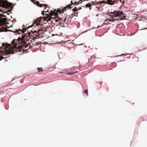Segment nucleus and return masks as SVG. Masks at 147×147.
Masks as SVG:
<instances>
[{
  "instance_id": "21",
  "label": "nucleus",
  "mask_w": 147,
  "mask_h": 147,
  "mask_svg": "<svg viewBox=\"0 0 147 147\" xmlns=\"http://www.w3.org/2000/svg\"><path fill=\"white\" fill-rule=\"evenodd\" d=\"M3 59V56L0 55V61Z\"/></svg>"
},
{
  "instance_id": "5",
  "label": "nucleus",
  "mask_w": 147,
  "mask_h": 147,
  "mask_svg": "<svg viewBox=\"0 0 147 147\" xmlns=\"http://www.w3.org/2000/svg\"><path fill=\"white\" fill-rule=\"evenodd\" d=\"M72 15H73V14H71V15L70 17H65L64 20L62 18H60H60V19L59 20H61V22H62V23H64V22H65L66 21V20H67V22H70L71 21V19H72L71 17H73V16H71ZM58 17L59 18V17ZM59 20H58V21Z\"/></svg>"
},
{
  "instance_id": "4",
  "label": "nucleus",
  "mask_w": 147,
  "mask_h": 147,
  "mask_svg": "<svg viewBox=\"0 0 147 147\" xmlns=\"http://www.w3.org/2000/svg\"><path fill=\"white\" fill-rule=\"evenodd\" d=\"M46 31V28L44 27L43 28L42 27L37 31L38 35H40V38L42 36V35L44 34V32Z\"/></svg>"
},
{
  "instance_id": "2",
  "label": "nucleus",
  "mask_w": 147,
  "mask_h": 147,
  "mask_svg": "<svg viewBox=\"0 0 147 147\" xmlns=\"http://www.w3.org/2000/svg\"><path fill=\"white\" fill-rule=\"evenodd\" d=\"M49 14L50 15H49L48 14H46V16L43 17L41 18L40 17L38 18L33 23V24L29 26L28 27V28H29L30 27H32L33 26H35L36 25L38 26L40 24V23L42 19L43 18L44 20H46L47 22H48V21H51V22H53V21H55V22H57L58 21V20L60 19L58 17H55L54 18L53 17H51V16L54 15L55 17L56 15V13L55 12L53 11H51V13L49 12Z\"/></svg>"
},
{
  "instance_id": "15",
  "label": "nucleus",
  "mask_w": 147,
  "mask_h": 147,
  "mask_svg": "<svg viewBox=\"0 0 147 147\" xmlns=\"http://www.w3.org/2000/svg\"><path fill=\"white\" fill-rule=\"evenodd\" d=\"M44 9L45 10V11L44 12H43V13H42V15H44V12H48V9H47V10H46V7H45V8H44Z\"/></svg>"
},
{
  "instance_id": "8",
  "label": "nucleus",
  "mask_w": 147,
  "mask_h": 147,
  "mask_svg": "<svg viewBox=\"0 0 147 147\" xmlns=\"http://www.w3.org/2000/svg\"><path fill=\"white\" fill-rule=\"evenodd\" d=\"M6 5V3L4 0H0V6L4 7Z\"/></svg>"
},
{
  "instance_id": "16",
  "label": "nucleus",
  "mask_w": 147,
  "mask_h": 147,
  "mask_svg": "<svg viewBox=\"0 0 147 147\" xmlns=\"http://www.w3.org/2000/svg\"><path fill=\"white\" fill-rule=\"evenodd\" d=\"M84 92L86 93V95L88 96V90H86L84 91Z\"/></svg>"
},
{
  "instance_id": "22",
  "label": "nucleus",
  "mask_w": 147,
  "mask_h": 147,
  "mask_svg": "<svg viewBox=\"0 0 147 147\" xmlns=\"http://www.w3.org/2000/svg\"><path fill=\"white\" fill-rule=\"evenodd\" d=\"M77 4H77V2H75V3H74V5H76Z\"/></svg>"
},
{
  "instance_id": "12",
  "label": "nucleus",
  "mask_w": 147,
  "mask_h": 147,
  "mask_svg": "<svg viewBox=\"0 0 147 147\" xmlns=\"http://www.w3.org/2000/svg\"><path fill=\"white\" fill-rule=\"evenodd\" d=\"M37 69L38 72L42 71H43V69L41 67L37 68Z\"/></svg>"
},
{
  "instance_id": "20",
  "label": "nucleus",
  "mask_w": 147,
  "mask_h": 147,
  "mask_svg": "<svg viewBox=\"0 0 147 147\" xmlns=\"http://www.w3.org/2000/svg\"><path fill=\"white\" fill-rule=\"evenodd\" d=\"M107 1L108 2V3L109 4H111V2H112V1L111 0H108Z\"/></svg>"
},
{
  "instance_id": "1",
  "label": "nucleus",
  "mask_w": 147,
  "mask_h": 147,
  "mask_svg": "<svg viewBox=\"0 0 147 147\" xmlns=\"http://www.w3.org/2000/svg\"><path fill=\"white\" fill-rule=\"evenodd\" d=\"M26 33L25 35L19 38L17 40H14L12 42L13 51H15L20 52L21 51H26L30 48V43H31L32 40L35 41V39L40 38L36 30L31 31Z\"/></svg>"
},
{
  "instance_id": "17",
  "label": "nucleus",
  "mask_w": 147,
  "mask_h": 147,
  "mask_svg": "<svg viewBox=\"0 0 147 147\" xmlns=\"http://www.w3.org/2000/svg\"><path fill=\"white\" fill-rule=\"evenodd\" d=\"M118 20V19H113L112 20H109V21H111L112 22H114L115 21H117Z\"/></svg>"
},
{
  "instance_id": "14",
  "label": "nucleus",
  "mask_w": 147,
  "mask_h": 147,
  "mask_svg": "<svg viewBox=\"0 0 147 147\" xmlns=\"http://www.w3.org/2000/svg\"><path fill=\"white\" fill-rule=\"evenodd\" d=\"M3 47H4V48L6 49L7 48L9 49V47H8V46H7L5 45L3 43Z\"/></svg>"
},
{
  "instance_id": "25",
  "label": "nucleus",
  "mask_w": 147,
  "mask_h": 147,
  "mask_svg": "<svg viewBox=\"0 0 147 147\" xmlns=\"http://www.w3.org/2000/svg\"><path fill=\"white\" fill-rule=\"evenodd\" d=\"M33 0H31V1H33Z\"/></svg>"
},
{
  "instance_id": "18",
  "label": "nucleus",
  "mask_w": 147,
  "mask_h": 147,
  "mask_svg": "<svg viewBox=\"0 0 147 147\" xmlns=\"http://www.w3.org/2000/svg\"><path fill=\"white\" fill-rule=\"evenodd\" d=\"M76 72H68V73L67 74L71 75V74H74V73H76Z\"/></svg>"
},
{
  "instance_id": "13",
  "label": "nucleus",
  "mask_w": 147,
  "mask_h": 147,
  "mask_svg": "<svg viewBox=\"0 0 147 147\" xmlns=\"http://www.w3.org/2000/svg\"><path fill=\"white\" fill-rule=\"evenodd\" d=\"M11 53H12V54H13V53L12 52V51H9V52L8 51H6V53H5V54H6V55L9 54H10Z\"/></svg>"
},
{
  "instance_id": "6",
  "label": "nucleus",
  "mask_w": 147,
  "mask_h": 147,
  "mask_svg": "<svg viewBox=\"0 0 147 147\" xmlns=\"http://www.w3.org/2000/svg\"><path fill=\"white\" fill-rule=\"evenodd\" d=\"M71 4L67 6L66 7H64L63 10H59L58 12H59L60 13H64V11H65L67 9H69L71 8V6L72 4H73L72 1H71Z\"/></svg>"
},
{
  "instance_id": "7",
  "label": "nucleus",
  "mask_w": 147,
  "mask_h": 147,
  "mask_svg": "<svg viewBox=\"0 0 147 147\" xmlns=\"http://www.w3.org/2000/svg\"><path fill=\"white\" fill-rule=\"evenodd\" d=\"M27 28H24L23 30H21L20 29H18L17 30H16L15 31H13V32H14L17 33L18 34H21V33L24 34L25 32L26 31Z\"/></svg>"
},
{
  "instance_id": "24",
  "label": "nucleus",
  "mask_w": 147,
  "mask_h": 147,
  "mask_svg": "<svg viewBox=\"0 0 147 147\" xmlns=\"http://www.w3.org/2000/svg\"><path fill=\"white\" fill-rule=\"evenodd\" d=\"M102 3H105V1H102Z\"/></svg>"
},
{
  "instance_id": "23",
  "label": "nucleus",
  "mask_w": 147,
  "mask_h": 147,
  "mask_svg": "<svg viewBox=\"0 0 147 147\" xmlns=\"http://www.w3.org/2000/svg\"><path fill=\"white\" fill-rule=\"evenodd\" d=\"M38 44L39 43H38V42L36 43V45H38Z\"/></svg>"
},
{
  "instance_id": "10",
  "label": "nucleus",
  "mask_w": 147,
  "mask_h": 147,
  "mask_svg": "<svg viewBox=\"0 0 147 147\" xmlns=\"http://www.w3.org/2000/svg\"><path fill=\"white\" fill-rule=\"evenodd\" d=\"M36 5L37 6L40 7H42L43 6H46V7H47V6L45 5L40 4L38 1H37L36 3Z\"/></svg>"
},
{
  "instance_id": "3",
  "label": "nucleus",
  "mask_w": 147,
  "mask_h": 147,
  "mask_svg": "<svg viewBox=\"0 0 147 147\" xmlns=\"http://www.w3.org/2000/svg\"><path fill=\"white\" fill-rule=\"evenodd\" d=\"M110 14H111L110 16L112 18L115 17H120L125 15L123 12L121 11H114L113 12H111Z\"/></svg>"
},
{
  "instance_id": "11",
  "label": "nucleus",
  "mask_w": 147,
  "mask_h": 147,
  "mask_svg": "<svg viewBox=\"0 0 147 147\" xmlns=\"http://www.w3.org/2000/svg\"><path fill=\"white\" fill-rule=\"evenodd\" d=\"M91 6H92V5L89 3L87 4L86 5V7H89L90 10L91 9Z\"/></svg>"
},
{
  "instance_id": "19",
  "label": "nucleus",
  "mask_w": 147,
  "mask_h": 147,
  "mask_svg": "<svg viewBox=\"0 0 147 147\" xmlns=\"http://www.w3.org/2000/svg\"><path fill=\"white\" fill-rule=\"evenodd\" d=\"M125 17H126V16H123L122 18H121L120 19V20H123V19H125Z\"/></svg>"
},
{
  "instance_id": "9",
  "label": "nucleus",
  "mask_w": 147,
  "mask_h": 147,
  "mask_svg": "<svg viewBox=\"0 0 147 147\" xmlns=\"http://www.w3.org/2000/svg\"><path fill=\"white\" fill-rule=\"evenodd\" d=\"M79 8H77L76 7H75L74 9H72L73 12L74 13V14H75L76 15H77L78 14V12H77V13H76V12L78 10H79ZM76 16H78L77 15Z\"/></svg>"
}]
</instances>
